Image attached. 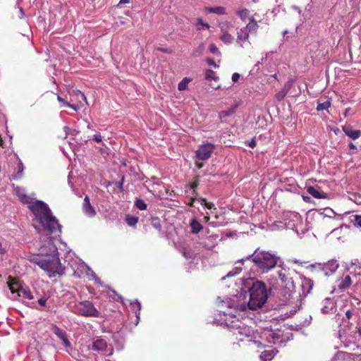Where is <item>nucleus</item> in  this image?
<instances>
[{
    "instance_id": "obj_1",
    "label": "nucleus",
    "mask_w": 361,
    "mask_h": 361,
    "mask_svg": "<svg viewBox=\"0 0 361 361\" xmlns=\"http://www.w3.org/2000/svg\"><path fill=\"white\" fill-rule=\"evenodd\" d=\"M17 195L23 204H26L43 229L49 234L59 235L61 233V226L56 218L53 215L49 206L42 200H35L25 193L23 189H16Z\"/></svg>"
},
{
    "instance_id": "obj_2",
    "label": "nucleus",
    "mask_w": 361,
    "mask_h": 361,
    "mask_svg": "<svg viewBox=\"0 0 361 361\" xmlns=\"http://www.w3.org/2000/svg\"><path fill=\"white\" fill-rule=\"evenodd\" d=\"M40 252L44 257H34L31 259L32 262L47 271L49 277H54L56 274L61 276L64 274V267L61 264L58 249L51 238H48L47 245H44L40 247Z\"/></svg>"
},
{
    "instance_id": "obj_3",
    "label": "nucleus",
    "mask_w": 361,
    "mask_h": 361,
    "mask_svg": "<svg viewBox=\"0 0 361 361\" xmlns=\"http://www.w3.org/2000/svg\"><path fill=\"white\" fill-rule=\"evenodd\" d=\"M280 257L269 252L257 248L251 255L245 258L238 260L235 264L245 265L246 262H251L255 269L262 274L268 273L277 265Z\"/></svg>"
},
{
    "instance_id": "obj_4",
    "label": "nucleus",
    "mask_w": 361,
    "mask_h": 361,
    "mask_svg": "<svg viewBox=\"0 0 361 361\" xmlns=\"http://www.w3.org/2000/svg\"><path fill=\"white\" fill-rule=\"evenodd\" d=\"M250 283L252 284L249 288L250 300L247 306L249 309L255 310L266 303L269 293L264 282L251 279L250 281H247V284L250 286Z\"/></svg>"
},
{
    "instance_id": "obj_5",
    "label": "nucleus",
    "mask_w": 361,
    "mask_h": 361,
    "mask_svg": "<svg viewBox=\"0 0 361 361\" xmlns=\"http://www.w3.org/2000/svg\"><path fill=\"white\" fill-rule=\"evenodd\" d=\"M72 311L84 317H98L99 316V311L88 300L75 303L72 307Z\"/></svg>"
},
{
    "instance_id": "obj_6",
    "label": "nucleus",
    "mask_w": 361,
    "mask_h": 361,
    "mask_svg": "<svg viewBox=\"0 0 361 361\" xmlns=\"http://www.w3.org/2000/svg\"><path fill=\"white\" fill-rule=\"evenodd\" d=\"M89 349L102 353L103 355L110 356L114 353L111 345H108L106 341L101 337L93 338L92 345L88 347Z\"/></svg>"
},
{
    "instance_id": "obj_7",
    "label": "nucleus",
    "mask_w": 361,
    "mask_h": 361,
    "mask_svg": "<svg viewBox=\"0 0 361 361\" xmlns=\"http://www.w3.org/2000/svg\"><path fill=\"white\" fill-rule=\"evenodd\" d=\"M221 31L219 39L226 44H231L234 41V37L229 34V30L233 28V25L228 20L221 21L219 23Z\"/></svg>"
},
{
    "instance_id": "obj_8",
    "label": "nucleus",
    "mask_w": 361,
    "mask_h": 361,
    "mask_svg": "<svg viewBox=\"0 0 361 361\" xmlns=\"http://www.w3.org/2000/svg\"><path fill=\"white\" fill-rule=\"evenodd\" d=\"M214 149L215 145L210 142L202 145L195 152L196 157L199 160H207L211 157Z\"/></svg>"
},
{
    "instance_id": "obj_9",
    "label": "nucleus",
    "mask_w": 361,
    "mask_h": 361,
    "mask_svg": "<svg viewBox=\"0 0 361 361\" xmlns=\"http://www.w3.org/2000/svg\"><path fill=\"white\" fill-rule=\"evenodd\" d=\"M300 286L301 291L299 292L300 300H302L308 294L310 293L314 286V282L312 279L301 276L300 278Z\"/></svg>"
},
{
    "instance_id": "obj_10",
    "label": "nucleus",
    "mask_w": 361,
    "mask_h": 361,
    "mask_svg": "<svg viewBox=\"0 0 361 361\" xmlns=\"http://www.w3.org/2000/svg\"><path fill=\"white\" fill-rule=\"evenodd\" d=\"M278 274L281 283L284 285L286 289L289 291L295 290V286L293 278L290 276V274L286 270L280 271Z\"/></svg>"
},
{
    "instance_id": "obj_11",
    "label": "nucleus",
    "mask_w": 361,
    "mask_h": 361,
    "mask_svg": "<svg viewBox=\"0 0 361 361\" xmlns=\"http://www.w3.org/2000/svg\"><path fill=\"white\" fill-rule=\"evenodd\" d=\"M10 290L11 293H16L18 296L21 297L25 299L32 300L34 298L29 288L19 287L16 290L13 286L10 287Z\"/></svg>"
},
{
    "instance_id": "obj_12",
    "label": "nucleus",
    "mask_w": 361,
    "mask_h": 361,
    "mask_svg": "<svg viewBox=\"0 0 361 361\" xmlns=\"http://www.w3.org/2000/svg\"><path fill=\"white\" fill-rule=\"evenodd\" d=\"M279 332H276L272 329H266L262 333V338L267 340V342L275 343L276 341L280 338Z\"/></svg>"
},
{
    "instance_id": "obj_13",
    "label": "nucleus",
    "mask_w": 361,
    "mask_h": 361,
    "mask_svg": "<svg viewBox=\"0 0 361 361\" xmlns=\"http://www.w3.org/2000/svg\"><path fill=\"white\" fill-rule=\"evenodd\" d=\"M336 302L331 298H326L323 301V306L321 311L323 314H332L336 312Z\"/></svg>"
},
{
    "instance_id": "obj_14",
    "label": "nucleus",
    "mask_w": 361,
    "mask_h": 361,
    "mask_svg": "<svg viewBox=\"0 0 361 361\" xmlns=\"http://www.w3.org/2000/svg\"><path fill=\"white\" fill-rule=\"evenodd\" d=\"M250 32L245 27H242L237 31V39L236 42L241 47H243L244 44L249 39Z\"/></svg>"
},
{
    "instance_id": "obj_15",
    "label": "nucleus",
    "mask_w": 361,
    "mask_h": 361,
    "mask_svg": "<svg viewBox=\"0 0 361 361\" xmlns=\"http://www.w3.org/2000/svg\"><path fill=\"white\" fill-rule=\"evenodd\" d=\"M342 130L348 137L353 140L358 139L361 136V131L360 130H354L350 125L343 126Z\"/></svg>"
},
{
    "instance_id": "obj_16",
    "label": "nucleus",
    "mask_w": 361,
    "mask_h": 361,
    "mask_svg": "<svg viewBox=\"0 0 361 361\" xmlns=\"http://www.w3.org/2000/svg\"><path fill=\"white\" fill-rule=\"evenodd\" d=\"M82 211L85 214L89 217H94L96 215V211L91 205L88 196H85L84 198Z\"/></svg>"
},
{
    "instance_id": "obj_17",
    "label": "nucleus",
    "mask_w": 361,
    "mask_h": 361,
    "mask_svg": "<svg viewBox=\"0 0 361 361\" xmlns=\"http://www.w3.org/2000/svg\"><path fill=\"white\" fill-rule=\"evenodd\" d=\"M338 267V263L336 260L331 259L325 263L323 266V270L325 275L329 276L334 274Z\"/></svg>"
},
{
    "instance_id": "obj_18",
    "label": "nucleus",
    "mask_w": 361,
    "mask_h": 361,
    "mask_svg": "<svg viewBox=\"0 0 361 361\" xmlns=\"http://www.w3.org/2000/svg\"><path fill=\"white\" fill-rule=\"evenodd\" d=\"M52 329L53 332L58 336L59 338H60L63 341L65 346L68 347L71 345V343L67 338L66 334L65 331H63L56 325H53Z\"/></svg>"
},
{
    "instance_id": "obj_19",
    "label": "nucleus",
    "mask_w": 361,
    "mask_h": 361,
    "mask_svg": "<svg viewBox=\"0 0 361 361\" xmlns=\"http://www.w3.org/2000/svg\"><path fill=\"white\" fill-rule=\"evenodd\" d=\"M245 27L248 30L250 34L256 35L257 32V30L259 27L258 23L257 20L254 18L253 16L249 18V23L245 26Z\"/></svg>"
},
{
    "instance_id": "obj_20",
    "label": "nucleus",
    "mask_w": 361,
    "mask_h": 361,
    "mask_svg": "<svg viewBox=\"0 0 361 361\" xmlns=\"http://www.w3.org/2000/svg\"><path fill=\"white\" fill-rule=\"evenodd\" d=\"M277 353L278 350L275 349L267 350L261 353L259 358L262 361H270L274 358Z\"/></svg>"
},
{
    "instance_id": "obj_21",
    "label": "nucleus",
    "mask_w": 361,
    "mask_h": 361,
    "mask_svg": "<svg viewBox=\"0 0 361 361\" xmlns=\"http://www.w3.org/2000/svg\"><path fill=\"white\" fill-rule=\"evenodd\" d=\"M204 11L209 13H215L217 15H226V9L224 6L205 7Z\"/></svg>"
},
{
    "instance_id": "obj_22",
    "label": "nucleus",
    "mask_w": 361,
    "mask_h": 361,
    "mask_svg": "<svg viewBox=\"0 0 361 361\" xmlns=\"http://www.w3.org/2000/svg\"><path fill=\"white\" fill-rule=\"evenodd\" d=\"M351 284V278L350 276L347 275L343 279L338 281V289L343 290L346 289Z\"/></svg>"
},
{
    "instance_id": "obj_23",
    "label": "nucleus",
    "mask_w": 361,
    "mask_h": 361,
    "mask_svg": "<svg viewBox=\"0 0 361 361\" xmlns=\"http://www.w3.org/2000/svg\"><path fill=\"white\" fill-rule=\"evenodd\" d=\"M190 225L192 233H198L203 228V226L201 225V224L195 219L191 220Z\"/></svg>"
},
{
    "instance_id": "obj_24",
    "label": "nucleus",
    "mask_w": 361,
    "mask_h": 361,
    "mask_svg": "<svg viewBox=\"0 0 361 361\" xmlns=\"http://www.w3.org/2000/svg\"><path fill=\"white\" fill-rule=\"evenodd\" d=\"M130 306L135 310V313L137 317V322H138V320L140 319L141 304L136 300L134 302H130Z\"/></svg>"
},
{
    "instance_id": "obj_25",
    "label": "nucleus",
    "mask_w": 361,
    "mask_h": 361,
    "mask_svg": "<svg viewBox=\"0 0 361 361\" xmlns=\"http://www.w3.org/2000/svg\"><path fill=\"white\" fill-rule=\"evenodd\" d=\"M191 81V79L188 78H184L178 85V90L179 91H184L187 89L188 83Z\"/></svg>"
},
{
    "instance_id": "obj_26",
    "label": "nucleus",
    "mask_w": 361,
    "mask_h": 361,
    "mask_svg": "<svg viewBox=\"0 0 361 361\" xmlns=\"http://www.w3.org/2000/svg\"><path fill=\"white\" fill-rule=\"evenodd\" d=\"M236 14L243 21H245L249 16L250 11L247 8H243L238 11Z\"/></svg>"
},
{
    "instance_id": "obj_27",
    "label": "nucleus",
    "mask_w": 361,
    "mask_h": 361,
    "mask_svg": "<svg viewBox=\"0 0 361 361\" xmlns=\"http://www.w3.org/2000/svg\"><path fill=\"white\" fill-rule=\"evenodd\" d=\"M307 192L315 198L323 197V196L321 195L320 192L317 189L314 188L313 186H310L307 188Z\"/></svg>"
},
{
    "instance_id": "obj_28",
    "label": "nucleus",
    "mask_w": 361,
    "mask_h": 361,
    "mask_svg": "<svg viewBox=\"0 0 361 361\" xmlns=\"http://www.w3.org/2000/svg\"><path fill=\"white\" fill-rule=\"evenodd\" d=\"M204 49H205L204 44L203 43L200 44L199 46L196 49H194V51L192 54V56L197 57V56H201L203 54Z\"/></svg>"
},
{
    "instance_id": "obj_29",
    "label": "nucleus",
    "mask_w": 361,
    "mask_h": 361,
    "mask_svg": "<svg viewBox=\"0 0 361 361\" xmlns=\"http://www.w3.org/2000/svg\"><path fill=\"white\" fill-rule=\"evenodd\" d=\"M57 99L59 102H61L62 104V105L63 106H68V107H70V108H72L73 109H74L75 111H76L78 109L77 106L74 104H70L69 102H66L61 96L58 95L57 96Z\"/></svg>"
},
{
    "instance_id": "obj_30",
    "label": "nucleus",
    "mask_w": 361,
    "mask_h": 361,
    "mask_svg": "<svg viewBox=\"0 0 361 361\" xmlns=\"http://www.w3.org/2000/svg\"><path fill=\"white\" fill-rule=\"evenodd\" d=\"M135 205L140 210H145L147 209V204L142 199H136Z\"/></svg>"
},
{
    "instance_id": "obj_31",
    "label": "nucleus",
    "mask_w": 361,
    "mask_h": 361,
    "mask_svg": "<svg viewBox=\"0 0 361 361\" xmlns=\"http://www.w3.org/2000/svg\"><path fill=\"white\" fill-rule=\"evenodd\" d=\"M288 91V89H286V87H284L283 89H282L281 90H280L279 92H277V93L275 94V98H276L278 101H281V100H282V99L286 97V95L287 94Z\"/></svg>"
},
{
    "instance_id": "obj_32",
    "label": "nucleus",
    "mask_w": 361,
    "mask_h": 361,
    "mask_svg": "<svg viewBox=\"0 0 361 361\" xmlns=\"http://www.w3.org/2000/svg\"><path fill=\"white\" fill-rule=\"evenodd\" d=\"M205 78L207 80H217L219 78L216 75L215 72L212 70H207L205 73Z\"/></svg>"
},
{
    "instance_id": "obj_33",
    "label": "nucleus",
    "mask_w": 361,
    "mask_h": 361,
    "mask_svg": "<svg viewBox=\"0 0 361 361\" xmlns=\"http://www.w3.org/2000/svg\"><path fill=\"white\" fill-rule=\"evenodd\" d=\"M126 221L128 225L130 226H135L138 221V219L135 216H128L126 219Z\"/></svg>"
},
{
    "instance_id": "obj_34",
    "label": "nucleus",
    "mask_w": 361,
    "mask_h": 361,
    "mask_svg": "<svg viewBox=\"0 0 361 361\" xmlns=\"http://www.w3.org/2000/svg\"><path fill=\"white\" fill-rule=\"evenodd\" d=\"M331 106V102L327 100L325 102L323 103H319L317 106V111H322L324 109H328Z\"/></svg>"
},
{
    "instance_id": "obj_35",
    "label": "nucleus",
    "mask_w": 361,
    "mask_h": 361,
    "mask_svg": "<svg viewBox=\"0 0 361 361\" xmlns=\"http://www.w3.org/2000/svg\"><path fill=\"white\" fill-rule=\"evenodd\" d=\"M199 185V181H198V178L197 177L195 180L194 182H192V183H190V190H192V195H197L198 193L196 191V188H197V186Z\"/></svg>"
},
{
    "instance_id": "obj_36",
    "label": "nucleus",
    "mask_w": 361,
    "mask_h": 361,
    "mask_svg": "<svg viewBox=\"0 0 361 361\" xmlns=\"http://www.w3.org/2000/svg\"><path fill=\"white\" fill-rule=\"evenodd\" d=\"M351 222L354 226L361 228V215H354L352 216Z\"/></svg>"
},
{
    "instance_id": "obj_37",
    "label": "nucleus",
    "mask_w": 361,
    "mask_h": 361,
    "mask_svg": "<svg viewBox=\"0 0 361 361\" xmlns=\"http://www.w3.org/2000/svg\"><path fill=\"white\" fill-rule=\"evenodd\" d=\"M235 107L231 108L227 111H222L219 113L220 118L229 116L235 113Z\"/></svg>"
},
{
    "instance_id": "obj_38",
    "label": "nucleus",
    "mask_w": 361,
    "mask_h": 361,
    "mask_svg": "<svg viewBox=\"0 0 361 361\" xmlns=\"http://www.w3.org/2000/svg\"><path fill=\"white\" fill-rule=\"evenodd\" d=\"M198 202L201 205L205 206L207 209H211L214 207V204L212 202H207L205 198L200 197Z\"/></svg>"
},
{
    "instance_id": "obj_39",
    "label": "nucleus",
    "mask_w": 361,
    "mask_h": 361,
    "mask_svg": "<svg viewBox=\"0 0 361 361\" xmlns=\"http://www.w3.org/2000/svg\"><path fill=\"white\" fill-rule=\"evenodd\" d=\"M242 270V268L240 267H235L231 271H230L226 276L227 277H232V276H234L237 274H238Z\"/></svg>"
},
{
    "instance_id": "obj_40",
    "label": "nucleus",
    "mask_w": 361,
    "mask_h": 361,
    "mask_svg": "<svg viewBox=\"0 0 361 361\" xmlns=\"http://www.w3.org/2000/svg\"><path fill=\"white\" fill-rule=\"evenodd\" d=\"M209 51L212 54L216 55L218 56H221V52L219 50L218 47L214 44H211L209 46Z\"/></svg>"
},
{
    "instance_id": "obj_41",
    "label": "nucleus",
    "mask_w": 361,
    "mask_h": 361,
    "mask_svg": "<svg viewBox=\"0 0 361 361\" xmlns=\"http://www.w3.org/2000/svg\"><path fill=\"white\" fill-rule=\"evenodd\" d=\"M17 169H18V171H17L16 178H20V177H21L23 172L24 171V166L21 161H19L18 166H17Z\"/></svg>"
},
{
    "instance_id": "obj_42",
    "label": "nucleus",
    "mask_w": 361,
    "mask_h": 361,
    "mask_svg": "<svg viewBox=\"0 0 361 361\" xmlns=\"http://www.w3.org/2000/svg\"><path fill=\"white\" fill-rule=\"evenodd\" d=\"M197 22L198 25L202 26L201 27H198V30L209 29L210 27V25L207 23H204L202 18H198Z\"/></svg>"
},
{
    "instance_id": "obj_43",
    "label": "nucleus",
    "mask_w": 361,
    "mask_h": 361,
    "mask_svg": "<svg viewBox=\"0 0 361 361\" xmlns=\"http://www.w3.org/2000/svg\"><path fill=\"white\" fill-rule=\"evenodd\" d=\"M221 302L222 303V305H224V304H225L229 308H235V307L238 308L239 307V305H235L231 300H227L226 301L222 300V301H221Z\"/></svg>"
},
{
    "instance_id": "obj_44",
    "label": "nucleus",
    "mask_w": 361,
    "mask_h": 361,
    "mask_svg": "<svg viewBox=\"0 0 361 361\" xmlns=\"http://www.w3.org/2000/svg\"><path fill=\"white\" fill-rule=\"evenodd\" d=\"M197 195H192V197H190V202H189L188 204L189 206H190V207H194V206H195V205H194L195 202V201H198V199H199V198H197Z\"/></svg>"
},
{
    "instance_id": "obj_45",
    "label": "nucleus",
    "mask_w": 361,
    "mask_h": 361,
    "mask_svg": "<svg viewBox=\"0 0 361 361\" xmlns=\"http://www.w3.org/2000/svg\"><path fill=\"white\" fill-rule=\"evenodd\" d=\"M157 50L166 54H171L172 52V49L169 48L157 47Z\"/></svg>"
},
{
    "instance_id": "obj_46",
    "label": "nucleus",
    "mask_w": 361,
    "mask_h": 361,
    "mask_svg": "<svg viewBox=\"0 0 361 361\" xmlns=\"http://www.w3.org/2000/svg\"><path fill=\"white\" fill-rule=\"evenodd\" d=\"M47 298H41L38 300V303L39 305L44 307L45 306L46 303H47Z\"/></svg>"
},
{
    "instance_id": "obj_47",
    "label": "nucleus",
    "mask_w": 361,
    "mask_h": 361,
    "mask_svg": "<svg viewBox=\"0 0 361 361\" xmlns=\"http://www.w3.org/2000/svg\"><path fill=\"white\" fill-rule=\"evenodd\" d=\"M240 77V75L239 73H233L232 75V81L233 82H236L239 80Z\"/></svg>"
},
{
    "instance_id": "obj_48",
    "label": "nucleus",
    "mask_w": 361,
    "mask_h": 361,
    "mask_svg": "<svg viewBox=\"0 0 361 361\" xmlns=\"http://www.w3.org/2000/svg\"><path fill=\"white\" fill-rule=\"evenodd\" d=\"M94 141H96L97 142H102V137L101 136L100 134H96L93 136V138H92Z\"/></svg>"
},
{
    "instance_id": "obj_49",
    "label": "nucleus",
    "mask_w": 361,
    "mask_h": 361,
    "mask_svg": "<svg viewBox=\"0 0 361 361\" xmlns=\"http://www.w3.org/2000/svg\"><path fill=\"white\" fill-rule=\"evenodd\" d=\"M349 148H350V149H353V152H350V154H354L355 152H356L357 151V147H356V146H355L353 142H350V143L349 144Z\"/></svg>"
},
{
    "instance_id": "obj_50",
    "label": "nucleus",
    "mask_w": 361,
    "mask_h": 361,
    "mask_svg": "<svg viewBox=\"0 0 361 361\" xmlns=\"http://www.w3.org/2000/svg\"><path fill=\"white\" fill-rule=\"evenodd\" d=\"M248 145L252 147V148H254L255 146H256V142L255 140V139H252L249 142H248Z\"/></svg>"
},
{
    "instance_id": "obj_51",
    "label": "nucleus",
    "mask_w": 361,
    "mask_h": 361,
    "mask_svg": "<svg viewBox=\"0 0 361 361\" xmlns=\"http://www.w3.org/2000/svg\"><path fill=\"white\" fill-rule=\"evenodd\" d=\"M6 250L3 247L2 244L0 243V255H3L6 254Z\"/></svg>"
},
{
    "instance_id": "obj_52",
    "label": "nucleus",
    "mask_w": 361,
    "mask_h": 361,
    "mask_svg": "<svg viewBox=\"0 0 361 361\" xmlns=\"http://www.w3.org/2000/svg\"><path fill=\"white\" fill-rule=\"evenodd\" d=\"M207 63H208V64L209 66H214L215 68L216 67V65L215 62L212 59H208L207 60Z\"/></svg>"
},
{
    "instance_id": "obj_53",
    "label": "nucleus",
    "mask_w": 361,
    "mask_h": 361,
    "mask_svg": "<svg viewBox=\"0 0 361 361\" xmlns=\"http://www.w3.org/2000/svg\"><path fill=\"white\" fill-rule=\"evenodd\" d=\"M267 54H266L265 56H264V57H263V58L262 59V62L258 61V62L255 64V67H257V66H259V64L262 63L264 61L267 60Z\"/></svg>"
},
{
    "instance_id": "obj_54",
    "label": "nucleus",
    "mask_w": 361,
    "mask_h": 361,
    "mask_svg": "<svg viewBox=\"0 0 361 361\" xmlns=\"http://www.w3.org/2000/svg\"><path fill=\"white\" fill-rule=\"evenodd\" d=\"M63 130H64L66 135H67L69 133V132L71 130V129L68 126H64Z\"/></svg>"
},
{
    "instance_id": "obj_55",
    "label": "nucleus",
    "mask_w": 361,
    "mask_h": 361,
    "mask_svg": "<svg viewBox=\"0 0 361 361\" xmlns=\"http://www.w3.org/2000/svg\"><path fill=\"white\" fill-rule=\"evenodd\" d=\"M130 2V0H120L118 6H120L121 4H128Z\"/></svg>"
},
{
    "instance_id": "obj_56",
    "label": "nucleus",
    "mask_w": 361,
    "mask_h": 361,
    "mask_svg": "<svg viewBox=\"0 0 361 361\" xmlns=\"http://www.w3.org/2000/svg\"><path fill=\"white\" fill-rule=\"evenodd\" d=\"M345 316L348 319H350L351 318V316H352V312L350 310H348L346 312H345Z\"/></svg>"
},
{
    "instance_id": "obj_57",
    "label": "nucleus",
    "mask_w": 361,
    "mask_h": 361,
    "mask_svg": "<svg viewBox=\"0 0 361 361\" xmlns=\"http://www.w3.org/2000/svg\"><path fill=\"white\" fill-rule=\"evenodd\" d=\"M240 309L242 310H245L246 309V305L245 304H242L240 305Z\"/></svg>"
},
{
    "instance_id": "obj_58",
    "label": "nucleus",
    "mask_w": 361,
    "mask_h": 361,
    "mask_svg": "<svg viewBox=\"0 0 361 361\" xmlns=\"http://www.w3.org/2000/svg\"><path fill=\"white\" fill-rule=\"evenodd\" d=\"M19 11H20V18H23V15H24V14H23V11L22 8H19Z\"/></svg>"
},
{
    "instance_id": "obj_59",
    "label": "nucleus",
    "mask_w": 361,
    "mask_h": 361,
    "mask_svg": "<svg viewBox=\"0 0 361 361\" xmlns=\"http://www.w3.org/2000/svg\"><path fill=\"white\" fill-rule=\"evenodd\" d=\"M84 267L88 270V271H91L92 272H93L90 267H88L86 264L84 265ZM93 275H94V273H92Z\"/></svg>"
},
{
    "instance_id": "obj_60",
    "label": "nucleus",
    "mask_w": 361,
    "mask_h": 361,
    "mask_svg": "<svg viewBox=\"0 0 361 361\" xmlns=\"http://www.w3.org/2000/svg\"><path fill=\"white\" fill-rule=\"evenodd\" d=\"M288 32V31L287 30H285V31H283V37H284V36H285Z\"/></svg>"
},
{
    "instance_id": "obj_61",
    "label": "nucleus",
    "mask_w": 361,
    "mask_h": 361,
    "mask_svg": "<svg viewBox=\"0 0 361 361\" xmlns=\"http://www.w3.org/2000/svg\"><path fill=\"white\" fill-rule=\"evenodd\" d=\"M294 217L296 218L297 221L299 220V216L297 214H293Z\"/></svg>"
},
{
    "instance_id": "obj_62",
    "label": "nucleus",
    "mask_w": 361,
    "mask_h": 361,
    "mask_svg": "<svg viewBox=\"0 0 361 361\" xmlns=\"http://www.w3.org/2000/svg\"><path fill=\"white\" fill-rule=\"evenodd\" d=\"M118 298L121 300V301L123 302V298H122V296L119 295Z\"/></svg>"
},
{
    "instance_id": "obj_63",
    "label": "nucleus",
    "mask_w": 361,
    "mask_h": 361,
    "mask_svg": "<svg viewBox=\"0 0 361 361\" xmlns=\"http://www.w3.org/2000/svg\"><path fill=\"white\" fill-rule=\"evenodd\" d=\"M81 97L83 98V99H85V96L84 94L81 93Z\"/></svg>"
},
{
    "instance_id": "obj_64",
    "label": "nucleus",
    "mask_w": 361,
    "mask_h": 361,
    "mask_svg": "<svg viewBox=\"0 0 361 361\" xmlns=\"http://www.w3.org/2000/svg\"><path fill=\"white\" fill-rule=\"evenodd\" d=\"M348 114V110L345 111V116H346Z\"/></svg>"
}]
</instances>
